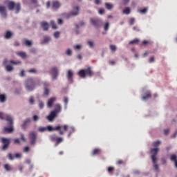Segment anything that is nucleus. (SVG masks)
<instances>
[{
  "mask_svg": "<svg viewBox=\"0 0 177 177\" xmlns=\"http://www.w3.org/2000/svg\"><path fill=\"white\" fill-rule=\"evenodd\" d=\"M153 168L156 171H159L158 165H157V160L153 163Z\"/></svg>",
  "mask_w": 177,
  "mask_h": 177,
  "instance_id": "obj_41",
  "label": "nucleus"
},
{
  "mask_svg": "<svg viewBox=\"0 0 177 177\" xmlns=\"http://www.w3.org/2000/svg\"><path fill=\"white\" fill-rule=\"evenodd\" d=\"M151 97V93L150 91H147L145 93V95L142 97V100H147L148 99H150Z\"/></svg>",
  "mask_w": 177,
  "mask_h": 177,
  "instance_id": "obj_22",
  "label": "nucleus"
},
{
  "mask_svg": "<svg viewBox=\"0 0 177 177\" xmlns=\"http://www.w3.org/2000/svg\"><path fill=\"white\" fill-rule=\"evenodd\" d=\"M133 30L134 31H137V32L140 31V29L139 27H138V26H134V27L133 28Z\"/></svg>",
  "mask_w": 177,
  "mask_h": 177,
  "instance_id": "obj_57",
  "label": "nucleus"
},
{
  "mask_svg": "<svg viewBox=\"0 0 177 177\" xmlns=\"http://www.w3.org/2000/svg\"><path fill=\"white\" fill-rule=\"evenodd\" d=\"M28 73L30 74H37V70L32 68L28 71Z\"/></svg>",
  "mask_w": 177,
  "mask_h": 177,
  "instance_id": "obj_43",
  "label": "nucleus"
},
{
  "mask_svg": "<svg viewBox=\"0 0 177 177\" xmlns=\"http://www.w3.org/2000/svg\"><path fill=\"white\" fill-rule=\"evenodd\" d=\"M56 115H57V113H56V111H53L50 112V115L47 116V120H48V121H53Z\"/></svg>",
  "mask_w": 177,
  "mask_h": 177,
  "instance_id": "obj_15",
  "label": "nucleus"
},
{
  "mask_svg": "<svg viewBox=\"0 0 177 177\" xmlns=\"http://www.w3.org/2000/svg\"><path fill=\"white\" fill-rule=\"evenodd\" d=\"M151 153L152 154L151 158L152 160L153 164H156V161H157V158L156 157L158 153V148H152L151 149Z\"/></svg>",
  "mask_w": 177,
  "mask_h": 177,
  "instance_id": "obj_7",
  "label": "nucleus"
},
{
  "mask_svg": "<svg viewBox=\"0 0 177 177\" xmlns=\"http://www.w3.org/2000/svg\"><path fill=\"white\" fill-rule=\"evenodd\" d=\"M50 41V38L48 36H45L43 39V44H48Z\"/></svg>",
  "mask_w": 177,
  "mask_h": 177,
  "instance_id": "obj_32",
  "label": "nucleus"
},
{
  "mask_svg": "<svg viewBox=\"0 0 177 177\" xmlns=\"http://www.w3.org/2000/svg\"><path fill=\"white\" fill-rule=\"evenodd\" d=\"M39 120V118L38 117V115H35L33 116V121H38Z\"/></svg>",
  "mask_w": 177,
  "mask_h": 177,
  "instance_id": "obj_56",
  "label": "nucleus"
},
{
  "mask_svg": "<svg viewBox=\"0 0 177 177\" xmlns=\"http://www.w3.org/2000/svg\"><path fill=\"white\" fill-rule=\"evenodd\" d=\"M64 102L65 103L66 106H67V103H68V98L67 97H64Z\"/></svg>",
  "mask_w": 177,
  "mask_h": 177,
  "instance_id": "obj_55",
  "label": "nucleus"
},
{
  "mask_svg": "<svg viewBox=\"0 0 177 177\" xmlns=\"http://www.w3.org/2000/svg\"><path fill=\"white\" fill-rule=\"evenodd\" d=\"M56 102V97H53L50 98L48 101L47 106L48 107L50 108L52 106H53V103Z\"/></svg>",
  "mask_w": 177,
  "mask_h": 177,
  "instance_id": "obj_18",
  "label": "nucleus"
},
{
  "mask_svg": "<svg viewBox=\"0 0 177 177\" xmlns=\"http://www.w3.org/2000/svg\"><path fill=\"white\" fill-rule=\"evenodd\" d=\"M110 49H111V52H115V50H117V47L114 45H111Z\"/></svg>",
  "mask_w": 177,
  "mask_h": 177,
  "instance_id": "obj_40",
  "label": "nucleus"
},
{
  "mask_svg": "<svg viewBox=\"0 0 177 177\" xmlns=\"http://www.w3.org/2000/svg\"><path fill=\"white\" fill-rule=\"evenodd\" d=\"M44 102L42 101H39V109H44Z\"/></svg>",
  "mask_w": 177,
  "mask_h": 177,
  "instance_id": "obj_47",
  "label": "nucleus"
},
{
  "mask_svg": "<svg viewBox=\"0 0 177 177\" xmlns=\"http://www.w3.org/2000/svg\"><path fill=\"white\" fill-rule=\"evenodd\" d=\"M12 35H13V33H12V32H10V31L8 30L5 33L4 38H6V39H10V38H12Z\"/></svg>",
  "mask_w": 177,
  "mask_h": 177,
  "instance_id": "obj_23",
  "label": "nucleus"
},
{
  "mask_svg": "<svg viewBox=\"0 0 177 177\" xmlns=\"http://www.w3.org/2000/svg\"><path fill=\"white\" fill-rule=\"evenodd\" d=\"M21 140H22V142H26V138L24 137V134L21 133Z\"/></svg>",
  "mask_w": 177,
  "mask_h": 177,
  "instance_id": "obj_54",
  "label": "nucleus"
},
{
  "mask_svg": "<svg viewBox=\"0 0 177 177\" xmlns=\"http://www.w3.org/2000/svg\"><path fill=\"white\" fill-rule=\"evenodd\" d=\"M169 133V129H167L164 130V134L168 135Z\"/></svg>",
  "mask_w": 177,
  "mask_h": 177,
  "instance_id": "obj_61",
  "label": "nucleus"
},
{
  "mask_svg": "<svg viewBox=\"0 0 177 177\" xmlns=\"http://www.w3.org/2000/svg\"><path fill=\"white\" fill-rule=\"evenodd\" d=\"M51 25L53 28H57V26L56 25V24H55V21H52Z\"/></svg>",
  "mask_w": 177,
  "mask_h": 177,
  "instance_id": "obj_52",
  "label": "nucleus"
},
{
  "mask_svg": "<svg viewBox=\"0 0 177 177\" xmlns=\"http://www.w3.org/2000/svg\"><path fill=\"white\" fill-rule=\"evenodd\" d=\"M53 80H57V76L59 75V69L57 67H53L50 71Z\"/></svg>",
  "mask_w": 177,
  "mask_h": 177,
  "instance_id": "obj_9",
  "label": "nucleus"
},
{
  "mask_svg": "<svg viewBox=\"0 0 177 177\" xmlns=\"http://www.w3.org/2000/svg\"><path fill=\"white\" fill-rule=\"evenodd\" d=\"M149 63H153L154 62V57H151L149 59Z\"/></svg>",
  "mask_w": 177,
  "mask_h": 177,
  "instance_id": "obj_60",
  "label": "nucleus"
},
{
  "mask_svg": "<svg viewBox=\"0 0 177 177\" xmlns=\"http://www.w3.org/2000/svg\"><path fill=\"white\" fill-rule=\"evenodd\" d=\"M29 139H30L31 145L35 144V140H37V134L35 133V132L32 131L30 133Z\"/></svg>",
  "mask_w": 177,
  "mask_h": 177,
  "instance_id": "obj_11",
  "label": "nucleus"
},
{
  "mask_svg": "<svg viewBox=\"0 0 177 177\" xmlns=\"http://www.w3.org/2000/svg\"><path fill=\"white\" fill-rule=\"evenodd\" d=\"M1 143L3 144V150H8L9 145H10V140L5 138H1Z\"/></svg>",
  "mask_w": 177,
  "mask_h": 177,
  "instance_id": "obj_8",
  "label": "nucleus"
},
{
  "mask_svg": "<svg viewBox=\"0 0 177 177\" xmlns=\"http://www.w3.org/2000/svg\"><path fill=\"white\" fill-rule=\"evenodd\" d=\"M29 103L30 104H34V97H30L29 99Z\"/></svg>",
  "mask_w": 177,
  "mask_h": 177,
  "instance_id": "obj_49",
  "label": "nucleus"
},
{
  "mask_svg": "<svg viewBox=\"0 0 177 177\" xmlns=\"http://www.w3.org/2000/svg\"><path fill=\"white\" fill-rule=\"evenodd\" d=\"M0 15H1L2 17H4V19H6V17H8L6 7L3 6H0Z\"/></svg>",
  "mask_w": 177,
  "mask_h": 177,
  "instance_id": "obj_14",
  "label": "nucleus"
},
{
  "mask_svg": "<svg viewBox=\"0 0 177 177\" xmlns=\"http://www.w3.org/2000/svg\"><path fill=\"white\" fill-rule=\"evenodd\" d=\"M14 143H15L16 145L20 143V140L19 138H16L14 140Z\"/></svg>",
  "mask_w": 177,
  "mask_h": 177,
  "instance_id": "obj_59",
  "label": "nucleus"
},
{
  "mask_svg": "<svg viewBox=\"0 0 177 177\" xmlns=\"http://www.w3.org/2000/svg\"><path fill=\"white\" fill-rule=\"evenodd\" d=\"M151 44H153V42H151L150 40H144L142 41L143 45H151Z\"/></svg>",
  "mask_w": 177,
  "mask_h": 177,
  "instance_id": "obj_37",
  "label": "nucleus"
},
{
  "mask_svg": "<svg viewBox=\"0 0 177 177\" xmlns=\"http://www.w3.org/2000/svg\"><path fill=\"white\" fill-rule=\"evenodd\" d=\"M100 153V149L96 148L93 151L92 156H96Z\"/></svg>",
  "mask_w": 177,
  "mask_h": 177,
  "instance_id": "obj_33",
  "label": "nucleus"
},
{
  "mask_svg": "<svg viewBox=\"0 0 177 177\" xmlns=\"http://www.w3.org/2000/svg\"><path fill=\"white\" fill-rule=\"evenodd\" d=\"M160 145H161V142H160V141H156V142H153V147H158V146H160Z\"/></svg>",
  "mask_w": 177,
  "mask_h": 177,
  "instance_id": "obj_39",
  "label": "nucleus"
},
{
  "mask_svg": "<svg viewBox=\"0 0 177 177\" xmlns=\"http://www.w3.org/2000/svg\"><path fill=\"white\" fill-rule=\"evenodd\" d=\"M17 55L18 56H20V57H22V59H24V57L27 56V55H26V53L24 52H18L17 53Z\"/></svg>",
  "mask_w": 177,
  "mask_h": 177,
  "instance_id": "obj_29",
  "label": "nucleus"
},
{
  "mask_svg": "<svg viewBox=\"0 0 177 177\" xmlns=\"http://www.w3.org/2000/svg\"><path fill=\"white\" fill-rule=\"evenodd\" d=\"M25 45H32V41L26 39L24 41Z\"/></svg>",
  "mask_w": 177,
  "mask_h": 177,
  "instance_id": "obj_42",
  "label": "nucleus"
},
{
  "mask_svg": "<svg viewBox=\"0 0 177 177\" xmlns=\"http://www.w3.org/2000/svg\"><path fill=\"white\" fill-rule=\"evenodd\" d=\"M71 53H72V51L70 49H68L66 50V55H68V56H71Z\"/></svg>",
  "mask_w": 177,
  "mask_h": 177,
  "instance_id": "obj_62",
  "label": "nucleus"
},
{
  "mask_svg": "<svg viewBox=\"0 0 177 177\" xmlns=\"http://www.w3.org/2000/svg\"><path fill=\"white\" fill-rule=\"evenodd\" d=\"M133 23H135V19H134L133 18H131V19H129V24H130L131 26H133Z\"/></svg>",
  "mask_w": 177,
  "mask_h": 177,
  "instance_id": "obj_51",
  "label": "nucleus"
},
{
  "mask_svg": "<svg viewBox=\"0 0 177 177\" xmlns=\"http://www.w3.org/2000/svg\"><path fill=\"white\" fill-rule=\"evenodd\" d=\"M6 70L8 72L13 71V66H12V65H6Z\"/></svg>",
  "mask_w": 177,
  "mask_h": 177,
  "instance_id": "obj_31",
  "label": "nucleus"
},
{
  "mask_svg": "<svg viewBox=\"0 0 177 177\" xmlns=\"http://www.w3.org/2000/svg\"><path fill=\"white\" fill-rule=\"evenodd\" d=\"M99 13L100 15H103V13H104V9H100Z\"/></svg>",
  "mask_w": 177,
  "mask_h": 177,
  "instance_id": "obj_64",
  "label": "nucleus"
},
{
  "mask_svg": "<svg viewBox=\"0 0 177 177\" xmlns=\"http://www.w3.org/2000/svg\"><path fill=\"white\" fill-rule=\"evenodd\" d=\"M110 24H109V22H106L104 26V29L105 31H107V30H109V27Z\"/></svg>",
  "mask_w": 177,
  "mask_h": 177,
  "instance_id": "obj_44",
  "label": "nucleus"
},
{
  "mask_svg": "<svg viewBox=\"0 0 177 177\" xmlns=\"http://www.w3.org/2000/svg\"><path fill=\"white\" fill-rule=\"evenodd\" d=\"M93 71H92V67L89 66L87 68L82 69L78 73L77 75L80 78H86V77H93Z\"/></svg>",
  "mask_w": 177,
  "mask_h": 177,
  "instance_id": "obj_3",
  "label": "nucleus"
},
{
  "mask_svg": "<svg viewBox=\"0 0 177 177\" xmlns=\"http://www.w3.org/2000/svg\"><path fill=\"white\" fill-rule=\"evenodd\" d=\"M0 120H6L8 122L10 127H4L3 130V133H12L13 131V118L9 115H5L0 112Z\"/></svg>",
  "mask_w": 177,
  "mask_h": 177,
  "instance_id": "obj_2",
  "label": "nucleus"
},
{
  "mask_svg": "<svg viewBox=\"0 0 177 177\" xmlns=\"http://www.w3.org/2000/svg\"><path fill=\"white\" fill-rule=\"evenodd\" d=\"M28 151H30V147H25V148L24 149V153H28Z\"/></svg>",
  "mask_w": 177,
  "mask_h": 177,
  "instance_id": "obj_53",
  "label": "nucleus"
},
{
  "mask_svg": "<svg viewBox=\"0 0 177 177\" xmlns=\"http://www.w3.org/2000/svg\"><path fill=\"white\" fill-rule=\"evenodd\" d=\"M117 165H122L124 164V160H119L116 162Z\"/></svg>",
  "mask_w": 177,
  "mask_h": 177,
  "instance_id": "obj_46",
  "label": "nucleus"
},
{
  "mask_svg": "<svg viewBox=\"0 0 177 177\" xmlns=\"http://www.w3.org/2000/svg\"><path fill=\"white\" fill-rule=\"evenodd\" d=\"M51 5L53 9H59L60 8V3L58 1H53Z\"/></svg>",
  "mask_w": 177,
  "mask_h": 177,
  "instance_id": "obj_19",
  "label": "nucleus"
},
{
  "mask_svg": "<svg viewBox=\"0 0 177 177\" xmlns=\"http://www.w3.org/2000/svg\"><path fill=\"white\" fill-rule=\"evenodd\" d=\"M20 77H24L26 74L24 73V70H22L19 74Z\"/></svg>",
  "mask_w": 177,
  "mask_h": 177,
  "instance_id": "obj_63",
  "label": "nucleus"
},
{
  "mask_svg": "<svg viewBox=\"0 0 177 177\" xmlns=\"http://www.w3.org/2000/svg\"><path fill=\"white\" fill-rule=\"evenodd\" d=\"M91 23L95 27H100V26L102 24V20L99 19H91Z\"/></svg>",
  "mask_w": 177,
  "mask_h": 177,
  "instance_id": "obj_12",
  "label": "nucleus"
},
{
  "mask_svg": "<svg viewBox=\"0 0 177 177\" xmlns=\"http://www.w3.org/2000/svg\"><path fill=\"white\" fill-rule=\"evenodd\" d=\"M66 77L68 78V81L70 84H73V77H74V73L71 70H68L66 74Z\"/></svg>",
  "mask_w": 177,
  "mask_h": 177,
  "instance_id": "obj_10",
  "label": "nucleus"
},
{
  "mask_svg": "<svg viewBox=\"0 0 177 177\" xmlns=\"http://www.w3.org/2000/svg\"><path fill=\"white\" fill-rule=\"evenodd\" d=\"M131 13V8L129 7H127L123 10L124 15H129Z\"/></svg>",
  "mask_w": 177,
  "mask_h": 177,
  "instance_id": "obj_28",
  "label": "nucleus"
},
{
  "mask_svg": "<svg viewBox=\"0 0 177 177\" xmlns=\"http://www.w3.org/2000/svg\"><path fill=\"white\" fill-rule=\"evenodd\" d=\"M170 160H171V161L174 162V165H175L176 168H177V156H176V155L172 154L170 156Z\"/></svg>",
  "mask_w": 177,
  "mask_h": 177,
  "instance_id": "obj_21",
  "label": "nucleus"
},
{
  "mask_svg": "<svg viewBox=\"0 0 177 177\" xmlns=\"http://www.w3.org/2000/svg\"><path fill=\"white\" fill-rule=\"evenodd\" d=\"M4 169H6V171H12V167H10V165L6 164L4 165Z\"/></svg>",
  "mask_w": 177,
  "mask_h": 177,
  "instance_id": "obj_38",
  "label": "nucleus"
},
{
  "mask_svg": "<svg viewBox=\"0 0 177 177\" xmlns=\"http://www.w3.org/2000/svg\"><path fill=\"white\" fill-rule=\"evenodd\" d=\"M53 111H55V113H60L62 111V106L59 104H55V110Z\"/></svg>",
  "mask_w": 177,
  "mask_h": 177,
  "instance_id": "obj_24",
  "label": "nucleus"
},
{
  "mask_svg": "<svg viewBox=\"0 0 177 177\" xmlns=\"http://www.w3.org/2000/svg\"><path fill=\"white\" fill-rule=\"evenodd\" d=\"M41 27L43 28L44 31H48V30H49V24L44 21L41 22Z\"/></svg>",
  "mask_w": 177,
  "mask_h": 177,
  "instance_id": "obj_16",
  "label": "nucleus"
},
{
  "mask_svg": "<svg viewBox=\"0 0 177 177\" xmlns=\"http://www.w3.org/2000/svg\"><path fill=\"white\" fill-rule=\"evenodd\" d=\"M62 142H63V138L62 137H57L56 140V146L59 145V143H62Z\"/></svg>",
  "mask_w": 177,
  "mask_h": 177,
  "instance_id": "obj_36",
  "label": "nucleus"
},
{
  "mask_svg": "<svg viewBox=\"0 0 177 177\" xmlns=\"http://www.w3.org/2000/svg\"><path fill=\"white\" fill-rule=\"evenodd\" d=\"M54 37H55V38H59V37H60V32H55L54 33Z\"/></svg>",
  "mask_w": 177,
  "mask_h": 177,
  "instance_id": "obj_48",
  "label": "nucleus"
},
{
  "mask_svg": "<svg viewBox=\"0 0 177 177\" xmlns=\"http://www.w3.org/2000/svg\"><path fill=\"white\" fill-rule=\"evenodd\" d=\"M82 46L81 45H77L74 46V49H75V50H80V49H81Z\"/></svg>",
  "mask_w": 177,
  "mask_h": 177,
  "instance_id": "obj_50",
  "label": "nucleus"
},
{
  "mask_svg": "<svg viewBox=\"0 0 177 177\" xmlns=\"http://www.w3.org/2000/svg\"><path fill=\"white\" fill-rule=\"evenodd\" d=\"M31 122V120L26 119L24 121L23 124H21V129H27V127H28V124Z\"/></svg>",
  "mask_w": 177,
  "mask_h": 177,
  "instance_id": "obj_17",
  "label": "nucleus"
},
{
  "mask_svg": "<svg viewBox=\"0 0 177 177\" xmlns=\"http://www.w3.org/2000/svg\"><path fill=\"white\" fill-rule=\"evenodd\" d=\"M46 131H48V132H52V131H59V135H64V132H67V131H68V138H70L71 136V133H74V132H75V129H74L73 127H69L67 124L58 125L55 127H52V126L48 125L46 127L39 128V132H46Z\"/></svg>",
  "mask_w": 177,
  "mask_h": 177,
  "instance_id": "obj_1",
  "label": "nucleus"
},
{
  "mask_svg": "<svg viewBox=\"0 0 177 177\" xmlns=\"http://www.w3.org/2000/svg\"><path fill=\"white\" fill-rule=\"evenodd\" d=\"M129 44L131 45H133V44L138 45L139 44V39H134L133 40L131 41Z\"/></svg>",
  "mask_w": 177,
  "mask_h": 177,
  "instance_id": "obj_30",
  "label": "nucleus"
},
{
  "mask_svg": "<svg viewBox=\"0 0 177 177\" xmlns=\"http://www.w3.org/2000/svg\"><path fill=\"white\" fill-rule=\"evenodd\" d=\"M42 84L44 87V95L45 96H48L49 95V83L46 82H42Z\"/></svg>",
  "mask_w": 177,
  "mask_h": 177,
  "instance_id": "obj_13",
  "label": "nucleus"
},
{
  "mask_svg": "<svg viewBox=\"0 0 177 177\" xmlns=\"http://www.w3.org/2000/svg\"><path fill=\"white\" fill-rule=\"evenodd\" d=\"M138 12L141 15H145L147 12V8H140Z\"/></svg>",
  "mask_w": 177,
  "mask_h": 177,
  "instance_id": "obj_27",
  "label": "nucleus"
},
{
  "mask_svg": "<svg viewBox=\"0 0 177 177\" xmlns=\"http://www.w3.org/2000/svg\"><path fill=\"white\" fill-rule=\"evenodd\" d=\"M107 171H108V172H109V174H111V173H113V171H114V167H108Z\"/></svg>",
  "mask_w": 177,
  "mask_h": 177,
  "instance_id": "obj_45",
  "label": "nucleus"
},
{
  "mask_svg": "<svg viewBox=\"0 0 177 177\" xmlns=\"http://www.w3.org/2000/svg\"><path fill=\"white\" fill-rule=\"evenodd\" d=\"M123 5L127 6L128 3H129V0H122Z\"/></svg>",
  "mask_w": 177,
  "mask_h": 177,
  "instance_id": "obj_58",
  "label": "nucleus"
},
{
  "mask_svg": "<svg viewBox=\"0 0 177 177\" xmlns=\"http://www.w3.org/2000/svg\"><path fill=\"white\" fill-rule=\"evenodd\" d=\"M78 13H80V6H77L73 8V11L71 13H64L62 16L66 17V19H70L71 16H77Z\"/></svg>",
  "mask_w": 177,
  "mask_h": 177,
  "instance_id": "obj_5",
  "label": "nucleus"
},
{
  "mask_svg": "<svg viewBox=\"0 0 177 177\" xmlns=\"http://www.w3.org/2000/svg\"><path fill=\"white\" fill-rule=\"evenodd\" d=\"M21 158V153H16L14 156L12 155V153H8L9 160H13L14 158Z\"/></svg>",
  "mask_w": 177,
  "mask_h": 177,
  "instance_id": "obj_20",
  "label": "nucleus"
},
{
  "mask_svg": "<svg viewBox=\"0 0 177 177\" xmlns=\"http://www.w3.org/2000/svg\"><path fill=\"white\" fill-rule=\"evenodd\" d=\"M7 6L10 10H13L15 8L16 13L20 12L21 6L19 3H15L13 1L7 2Z\"/></svg>",
  "mask_w": 177,
  "mask_h": 177,
  "instance_id": "obj_4",
  "label": "nucleus"
},
{
  "mask_svg": "<svg viewBox=\"0 0 177 177\" xmlns=\"http://www.w3.org/2000/svg\"><path fill=\"white\" fill-rule=\"evenodd\" d=\"M1 103H5L6 102V95L5 94H0Z\"/></svg>",
  "mask_w": 177,
  "mask_h": 177,
  "instance_id": "obj_26",
  "label": "nucleus"
},
{
  "mask_svg": "<svg viewBox=\"0 0 177 177\" xmlns=\"http://www.w3.org/2000/svg\"><path fill=\"white\" fill-rule=\"evenodd\" d=\"M105 7L106 9H108V10H110L111 9H113V4L109 3H106Z\"/></svg>",
  "mask_w": 177,
  "mask_h": 177,
  "instance_id": "obj_34",
  "label": "nucleus"
},
{
  "mask_svg": "<svg viewBox=\"0 0 177 177\" xmlns=\"http://www.w3.org/2000/svg\"><path fill=\"white\" fill-rule=\"evenodd\" d=\"M34 88H35L34 80L32 78H28L26 83V88L27 91H31L34 90Z\"/></svg>",
  "mask_w": 177,
  "mask_h": 177,
  "instance_id": "obj_6",
  "label": "nucleus"
},
{
  "mask_svg": "<svg viewBox=\"0 0 177 177\" xmlns=\"http://www.w3.org/2000/svg\"><path fill=\"white\" fill-rule=\"evenodd\" d=\"M50 140H51V142H56V140H57V136H56V135H52L50 136Z\"/></svg>",
  "mask_w": 177,
  "mask_h": 177,
  "instance_id": "obj_35",
  "label": "nucleus"
},
{
  "mask_svg": "<svg viewBox=\"0 0 177 177\" xmlns=\"http://www.w3.org/2000/svg\"><path fill=\"white\" fill-rule=\"evenodd\" d=\"M10 64H11V66H17L19 64H21V61L10 60Z\"/></svg>",
  "mask_w": 177,
  "mask_h": 177,
  "instance_id": "obj_25",
  "label": "nucleus"
}]
</instances>
